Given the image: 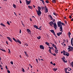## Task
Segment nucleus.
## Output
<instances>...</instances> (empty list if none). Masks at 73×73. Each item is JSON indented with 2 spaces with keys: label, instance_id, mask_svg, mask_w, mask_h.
I'll return each instance as SVG.
<instances>
[{
  "label": "nucleus",
  "instance_id": "338daca9",
  "mask_svg": "<svg viewBox=\"0 0 73 73\" xmlns=\"http://www.w3.org/2000/svg\"><path fill=\"white\" fill-rule=\"evenodd\" d=\"M71 20L72 21H73V18H72L71 19Z\"/></svg>",
  "mask_w": 73,
  "mask_h": 73
},
{
  "label": "nucleus",
  "instance_id": "4be33fe9",
  "mask_svg": "<svg viewBox=\"0 0 73 73\" xmlns=\"http://www.w3.org/2000/svg\"><path fill=\"white\" fill-rule=\"evenodd\" d=\"M54 15H55V16H57V15H58L57 14H56V13H54V12H53V13Z\"/></svg>",
  "mask_w": 73,
  "mask_h": 73
},
{
  "label": "nucleus",
  "instance_id": "8fccbe9b",
  "mask_svg": "<svg viewBox=\"0 0 73 73\" xmlns=\"http://www.w3.org/2000/svg\"><path fill=\"white\" fill-rule=\"evenodd\" d=\"M52 65H54V66H55V65H56V64L55 63H54L53 64V63Z\"/></svg>",
  "mask_w": 73,
  "mask_h": 73
},
{
  "label": "nucleus",
  "instance_id": "2f4dec72",
  "mask_svg": "<svg viewBox=\"0 0 73 73\" xmlns=\"http://www.w3.org/2000/svg\"><path fill=\"white\" fill-rule=\"evenodd\" d=\"M66 55L67 56H69V54L68 53H67L66 54Z\"/></svg>",
  "mask_w": 73,
  "mask_h": 73
},
{
  "label": "nucleus",
  "instance_id": "7ed1b4c3",
  "mask_svg": "<svg viewBox=\"0 0 73 73\" xmlns=\"http://www.w3.org/2000/svg\"><path fill=\"white\" fill-rule=\"evenodd\" d=\"M13 39L16 42H18L20 44H21V41H20V40H19V39H17L16 40V39H15L14 38H13Z\"/></svg>",
  "mask_w": 73,
  "mask_h": 73
},
{
  "label": "nucleus",
  "instance_id": "603ef678",
  "mask_svg": "<svg viewBox=\"0 0 73 73\" xmlns=\"http://www.w3.org/2000/svg\"><path fill=\"white\" fill-rule=\"evenodd\" d=\"M3 67V66H2V65H1V64H0V68H2Z\"/></svg>",
  "mask_w": 73,
  "mask_h": 73
},
{
  "label": "nucleus",
  "instance_id": "20e7f679",
  "mask_svg": "<svg viewBox=\"0 0 73 73\" xmlns=\"http://www.w3.org/2000/svg\"><path fill=\"white\" fill-rule=\"evenodd\" d=\"M61 59L62 60V61H63V62H67V61H66L65 60V56H63V58H61Z\"/></svg>",
  "mask_w": 73,
  "mask_h": 73
},
{
  "label": "nucleus",
  "instance_id": "473e14b6",
  "mask_svg": "<svg viewBox=\"0 0 73 73\" xmlns=\"http://www.w3.org/2000/svg\"><path fill=\"white\" fill-rule=\"evenodd\" d=\"M49 52L50 53H52L51 52V50L50 49H49Z\"/></svg>",
  "mask_w": 73,
  "mask_h": 73
},
{
  "label": "nucleus",
  "instance_id": "5fc2aeb1",
  "mask_svg": "<svg viewBox=\"0 0 73 73\" xmlns=\"http://www.w3.org/2000/svg\"><path fill=\"white\" fill-rule=\"evenodd\" d=\"M50 63L51 64H52V65L53 64V62H52V61H51L50 62Z\"/></svg>",
  "mask_w": 73,
  "mask_h": 73
},
{
  "label": "nucleus",
  "instance_id": "aec40b11",
  "mask_svg": "<svg viewBox=\"0 0 73 73\" xmlns=\"http://www.w3.org/2000/svg\"><path fill=\"white\" fill-rule=\"evenodd\" d=\"M24 53L26 55V56H27V57H28V54H27V52L26 51H25Z\"/></svg>",
  "mask_w": 73,
  "mask_h": 73
},
{
  "label": "nucleus",
  "instance_id": "9d476101",
  "mask_svg": "<svg viewBox=\"0 0 73 73\" xmlns=\"http://www.w3.org/2000/svg\"><path fill=\"white\" fill-rule=\"evenodd\" d=\"M44 12L45 13H48V9L46 8V9H44Z\"/></svg>",
  "mask_w": 73,
  "mask_h": 73
},
{
  "label": "nucleus",
  "instance_id": "4c0bfd02",
  "mask_svg": "<svg viewBox=\"0 0 73 73\" xmlns=\"http://www.w3.org/2000/svg\"><path fill=\"white\" fill-rule=\"evenodd\" d=\"M10 63L12 64V65H13V62L12 61L10 62Z\"/></svg>",
  "mask_w": 73,
  "mask_h": 73
},
{
  "label": "nucleus",
  "instance_id": "e433bc0d",
  "mask_svg": "<svg viewBox=\"0 0 73 73\" xmlns=\"http://www.w3.org/2000/svg\"><path fill=\"white\" fill-rule=\"evenodd\" d=\"M57 38V36H56V34H55V33H54L53 34Z\"/></svg>",
  "mask_w": 73,
  "mask_h": 73
},
{
  "label": "nucleus",
  "instance_id": "bb28decb",
  "mask_svg": "<svg viewBox=\"0 0 73 73\" xmlns=\"http://www.w3.org/2000/svg\"><path fill=\"white\" fill-rule=\"evenodd\" d=\"M52 2L53 3H56V0H52Z\"/></svg>",
  "mask_w": 73,
  "mask_h": 73
},
{
  "label": "nucleus",
  "instance_id": "9b49d317",
  "mask_svg": "<svg viewBox=\"0 0 73 73\" xmlns=\"http://www.w3.org/2000/svg\"><path fill=\"white\" fill-rule=\"evenodd\" d=\"M46 8V6H45V7H41V8L42 9V10H44V9H45Z\"/></svg>",
  "mask_w": 73,
  "mask_h": 73
},
{
  "label": "nucleus",
  "instance_id": "a19ab883",
  "mask_svg": "<svg viewBox=\"0 0 73 73\" xmlns=\"http://www.w3.org/2000/svg\"><path fill=\"white\" fill-rule=\"evenodd\" d=\"M46 3H49V2L48 1L46 0V1H45Z\"/></svg>",
  "mask_w": 73,
  "mask_h": 73
},
{
  "label": "nucleus",
  "instance_id": "a211bd4d",
  "mask_svg": "<svg viewBox=\"0 0 73 73\" xmlns=\"http://www.w3.org/2000/svg\"><path fill=\"white\" fill-rule=\"evenodd\" d=\"M33 27L34 28H36V29H38V27H37V25H33Z\"/></svg>",
  "mask_w": 73,
  "mask_h": 73
},
{
  "label": "nucleus",
  "instance_id": "6ab92c4d",
  "mask_svg": "<svg viewBox=\"0 0 73 73\" xmlns=\"http://www.w3.org/2000/svg\"><path fill=\"white\" fill-rule=\"evenodd\" d=\"M45 44H46V45H48V46H50V45H49V43L47 42H45Z\"/></svg>",
  "mask_w": 73,
  "mask_h": 73
},
{
  "label": "nucleus",
  "instance_id": "72a5a7b5",
  "mask_svg": "<svg viewBox=\"0 0 73 73\" xmlns=\"http://www.w3.org/2000/svg\"><path fill=\"white\" fill-rule=\"evenodd\" d=\"M61 24L62 25H64V26H65V25L62 22L61 23Z\"/></svg>",
  "mask_w": 73,
  "mask_h": 73
},
{
  "label": "nucleus",
  "instance_id": "e2e57ef3",
  "mask_svg": "<svg viewBox=\"0 0 73 73\" xmlns=\"http://www.w3.org/2000/svg\"><path fill=\"white\" fill-rule=\"evenodd\" d=\"M56 47V45H54L53 46V47H54V48H55V47Z\"/></svg>",
  "mask_w": 73,
  "mask_h": 73
},
{
  "label": "nucleus",
  "instance_id": "39448f33",
  "mask_svg": "<svg viewBox=\"0 0 73 73\" xmlns=\"http://www.w3.org/2000/svg\"><path fill=\"white\" fill-rule=\"evenodd\" d=\"M31 0H30L29 1H28L27 0H26V3L27 5H29V4L31 3Z\"/></svg>",
  "mask_w": 73,
  "mask_h": 73
},
{
  "label": "nucleus",
  "instance_id": "a878e982",
  "mask_svg": "<svg viewBox=\"0 0 73 73\" xmlns=\"http://www.w3.org/2000/svg\"><path fill=\"white\" fill-rule=\"evenodd\" d=\"M0 50H2V51H3V52H6V51H5V50H3V49H0Z\"/></svg>",
  "mask_w": 73,
  "mask_h": 73
},
{
  "label": "nucleus",
  "instance_id": "c85d7f7f",
  "mask_svg": "<svg viewBox=\"0 0 73 73\" xmlns=\"http://www.w3.org/2000/svg\"><path fill=\"white\" fill-rule=\"evenodd\" d=\"M68 47H69L68 49V50L69 49H70L71 48V46H68Z\"/></svg>",
  "mask_w": 73,
  "mask_h": 73
},
{
  "label": "nucleus",
  "instance_id": "6e6552de",
  "mask_svg": "<svg viewBox=\"0 0 73 73\" xmlns=\"http://www.w3.org/2000/svg\"><path fill=\"white\" fill-rule=\"evenodd\" d=\"M40 47L41 49H43V50L44 49V47L42 45H40Z\"/></svg>",
  "mask_w": 73,
  "mask_h": 73
},
{
  "label": "nucleus",
  "instance_id": "f257e3e1",
  "mask_svg": "<svg viewBox=\"0 0 73 73\" xmlns=\"http://www.w3.org/2000/svg\"><path fill=\"white\" fill-rule=\"evenodd\" d=\"M61 21H58L57 22V25L58 27H60V31L62 32V25H61Z\"/></svg>",
  "mask_w": 73,
  "mask_h": 73
},
{
  "label": "nucleus",
  "instance_id": "0eeeda50",
  "mask_svg": "<svg viewBox=\"0 0 73 73\" xmlns=\"http://www.w3.org/2000/svg\"><path fill=\"white\" fill-rule=\"evenodd\" d=\"M7 39L9 40L11 42H12V39L11 38L9 37H7Z\"/></svg>",
  "mask_w": 73,
  "mask_h": 73
},
{
  "label": "nucleus",
  "instance_id": "13d9d810",
  "mask_svg": "<svg viewBox=\"0 0 73 73\" xmlns=\"http://www.w3.org/2000/svg\"><path fill=\"white\" fill-rule=\"evenodd\" d=\"M72 49H69V50H68V51H72Z\"/></svg>",
  "mask_w": 73,
  "mask_h": 73
},
{
  "label": "nucleus",
  "instance_id": "0e129e2a",
  "mask_svg": "<svg viewBox=\"0 0 73 73\" xmlns=\"http://www.w3.org/2000/svg\"><path fill=\"white\" fill-rule=\"evenodd\" d=\"M51 49H52V50H54V49L53 48V47H51Z\"/></svg>",
  "mask_w": 73,
  "mask_h": 73
},
{
  "label": "nucleus",
  "instance_id": "393cba45",
  "mask_svg": "<svg viewBox=\"0 0 73 73\" xmlns=\"http://www.w3.org/2000/svg\"><path fill=\"white\" fill-rule=\"evenodd\" d=\"M37 38L38 39V40H40V38H41V36H38V37H37Z\"/></svg>",
  "mask_w": 73,
  "mask_h": 73
},
{
  "label": "nucleus",
  "instance_id": "4d7b16f0",
  "mask_svg": "<svg viewBox=\"0 0 73 73\" xmlns=\"http://www.w3.org/2000/svg\"><path fill=\"white\" fill-rule=\"evenodd\" d=\"M2 26H3V27H5V25L4 24H3L2 25Z\"/></svg>",
  "mask_w": 73,
  "mask_h": 73
},
{
  "label": "nucleus",
  "instance_id": "b1692460",
  "mask_svg": "<svg viewBox=\"0 0 73 73\" xmlns=\"http://www.w3.org/2000/svg\"><path fill=\"white\" fill-rule=\"evenodd\" d=\"M13 7L14 8H16V6L15 4H13Z\"/></svg>",
  "mask_w": 73,
  "mask_h": 73
},
{
  "label": "nucleus",
  "instance_id": "69168bd1",
  "mask_svg": "<svg viewBox=\"0 0 73 73\" xmlns=\"http://www.w3.org/2000/svg\"><path fill=\"white\" fill-rule=\"evenodd\" d=\"M33 6L34 8H35V7H36L35 6V5H33Z\"/></svg>",
  "mask_w": 73,
  "mask_h": 73
},
{
  "label": "nucleus",
  "instance_id": "864d4df0",
  "mask_svg": "<svg viewBox=\"0 0 73 73\" xmlns=\"http://www.w3.org/2000/svg\"><path fill=\"white\" fill-rule=\"evenodd\" d=\"M53 22H55V19H53V20H52Z\"/></svg>",
  "mask_w": 73,
  "mask_h": 73
},
{
  "label": "nucleus",
  "instance_id": "f8f14e48",
  "mask_svg": "<svg viewBox=\"0 0 73 73\" xmlns=\"http://www.w3.org/2000/svg\"><path fill=\"white\" fill-rule=\"evenodd\" d=\"M73 38H71V45H72V46H73Z\"/></svg>",
  "mask_w": 73,
  "mask_h": 73
},
{
  "label": "nucleus",
  "instance_id": "a18cd8bd",
  "mask_svg": "<svg viewBox=\"0 0 73 73\" xmlns=\"http://www.w3.org/2000/svg\"><path fill=\"white\" fill-rule=\"evenodd\" d=\"M8 50H9L8 53H11V51H10V50L9 49H8Z\"/></svg>",
  "mask_w": 73,
  "mask_h": 73
},
{
  "label": "nucleus",
  "instance_id": "cd10ccee",
  "mask_svg": "<svg viewBox=\"0 0 73 73\" xmlns=\"http://www.w3.org/2000/svg\"><path fill=\"white\" fill-rule=\"evenodd\" d=\"M42 1L43 4L44 5L45 4V2L43 0H42Z\"/></svg>",
  "mask_w": 73,
  "mask_h": 73
},
{
  "label": "nucleus",
  "instance_id": "37998d69",
  "mask_svg": "<svg viewBox=\"0 0 73 73\" xmlns=\"http://www.w3.org/2000/svg\"><path fill=\"white\" fill-rule=\"evenodd\" d=\"M57 36H60V34H59V33H57Z\"/></svg>",
  "mask_w": 73,
  "mask_h": 73
},
{
  "label": "nucleus",
  "instance_id": "c03bdc74",
  "mask_svg": "<svg viewBox=\"0 0 73 73\" xmlns=\"http://www.w3.org/2000/svg\"><path fill=\"white\" fill-rule=\"evenodd\" d=\"M70 70H68V71H71V70H72V69L70 68H69Z\"/></svg>",
  "mask_w": 73,
  "mask_h": 73
},
{
  "label": "nucleus",
  "instance_id": "7c9ffc66",
  "mask_svg": "<svg viewBox=\"0 0 73 73\" xmlns=\"http://www.w3.org/2000/svg\"><path fill=\"white\" fill-rule=\"evenodd\" d=\"M68 35H71V33H70V32L69 31L68 33Z\"/></svg>",
  "mask_w": 73,
  "mask_h": 73
},
{
  "label": "nucleus",
  "instance_id": "58836bf2",
  "mask_svg": "<svg viewBox=\"0 0 73 73\" xmlns=\"http://www.w3.org/2000/svg\"><path fill=\"white\" fill-rule=\"evenodd\" d=\"M59 34L60 35H62V32H59Z\"/></svg>",
  "mask_w": 73,
  "mask_h": 73
},
{
  "label": "nucleus",
  "instance_id": "79ce46f5",
  "mask_svg": "<svg viewBox=\"0 0 73 73\" xmlns=\"http://www.w3.org/2000/svg\"><path fill=\"white\" fill-rule=\"evenodd\" d=\"M36 60L37 62V63H38V59H36Z\"/></svg>",
  "mask_w": 73,
  "mask_h": 73
},
{
  "label": "nucleus",
  "instance_id": "5701e85b",
  "mask_svg": "<svg viewBox=\"0 0 73 73\" xmlns=\"http://www.w3.org/2000/svg\"><path fill=\"white\" fill-rule=\"evenodd\" d=\"M38 11H40V10H41V7L40 6H38Z\"/></svg>",
  "mask_w": 73,
  "mask_h": 73
},
{
  "label": "nucleus",
  "instance_id": "2eb2a0df",
  "mask_svg": "<svg viewBox=\"0 0 73 73\" xmlns=\"http://www.w3.org/2000/svg\"><path fill=\"white\" fill-rule=\"evenodd\" d=\"M57 69H58L57 68H54L52 69V70H53V71H54V72H56V71L57 70Z\"/></svg>",
  "mask_w": 73,
  "mask_h": 73
},
{
  "label": "nucleus",
  "instance_id": "412c9836",
  "mask_svg": "<svg viewBox=\"0 0 73 73\" xmlns=\"http://www.w3.org/2000/svg\"><path fill=\"white\" fill-rule=\"evenodd\" d=\"M49 16L50 17L52 20H53V18L52 17V16L50 15H49Z\"/></svg>",
  "mask_w": 73,
  "mask_h": 73
},
{
  "label": "nucleus",
  "instance_id": "6e6d98bb",
  "mask_svg": "<svg viewBox=\"0 0 73 73\" xmlns=\"http://www.w3.org/2000/svg\"><path fill=\"white\" fill-rule=\"evenodd\" d=\"M6 42L7 44V45H8V42L7 41H6Z\"/></svg>",
  "mask_w": 73,
  "mask_h": 73
},
{
  "label": "nucleus",
  "instance_id": "774afa93",
  "mask_svg": "<svg viewBox=\"0 0 73 73\" xmlns=\"http://www.w3.org/2000/svg\"><path fill=\"white\" fill-rule=\"evenodd\" d=\"M5 68L6 69H7V66H5Z\"/></svg>",
  "mask_w": 73,
  "mask_h": 73
},
{
  "label": "nucleus",
  "instance_id": "09e8293b",
  "mask_svg": "<svg viewBox=\"0 0 73 73\" xmlns=\"http://www.w3.org/2000/svg\"><path fill=\"white\" fill-rule=\"evenodd\" d=\"M69 17L70 19H72V16H71L70 15L69 16Z\"/></svg>",
  "mask_w": 73,
  "mask_h": 73
},
{
  "label": "nucleus",
  "instance_id": "de8ad7c7",
  "mask_svg": "<svg viewBox=\"0 0 73 73\" xmlns=\"http://www.w3.org/2000/svg\"><path fill=\"white\" fill-rule=\"evenodd\" d=\"M71 65H72V66L73 65V62H71Z\"/></svg>",
  "mask_w": 73,
  "mask_h": 73
},
{
  "label": "nucleus",
  "instance_id": "ea45409f",
  "mask_svg": "<svg viewBox=\"0 0 73 73\" xmlns=\"http://www.w3.org/2000/svg\"><path fill=\"white\" fill-rule=\"evenodd\" d=\"M64 22L66 24H68L67 23V21H64Z\"/></svg>",
  "mask_w": 73,
  "mask_h": 73
},
{
  "label": "nucleus",
  "instance_id": "ddd939ff",
  "mask_svg": "<svg viewBox=\"0 0 73 73\" xmlns=\"http://www.w3.org/2000/svg\"><path fill=\"white\" fill-rule=\"evenodd\" d=\"M63 54L64 56H66V51H65L64 50H63Z\"/></svg>",
  "mask_w": 73,
  "mask_h": 73
},
{
  "label": "nucleus",
  "instance_id": "f704fd0d",
  "mask_svg": "<svg viewBox=\"0 0 73 73\" xmlns=\"http://www.w3.org/2000/svg\"><path fill=\"white\" fill-rule=\"evenodd\" d=\"M51 54H52L53 55V56H56V54H55V53L54 54H53L52 53H51Z\"/></svg>",
  "mask_w": 73,
  "mask_h": 73
},
{
  "label": "nucleus",
  "instance_id": "423d86ee",
  "mask_svg": "<svg viewBox=\"0 0 73 73\" xmlns=\"http://www.w3.org/2000/svg\"><path fill=\"white\" fill-rule=\"evenodd\" d=\"M41 13H42L41 11H38V12L37 13V14L38 16H41Z\"/></svg>",
  "mask_w": 73,
  "mask_h": 73
},
{
  "label": "nucleus",
  "instance_id": "3c124183",
  "mask_svg": "<svg viewBox=\"0 0 73 73\" xmlns=\"http://www.w3.org/2000/svg\"><path fill=\"white\" fill-rule=\"evenodd\" d=\"M19 32H20V33H21V29L20 30Z\"/></svg>",
  "mask_w": 73,
  "mask_h": 73
},
{
  "label": "nucleus",
  "instance_id": "c9c22d12",
  "mask_svg": "<svg viewBox=\"0 0 73 73\" xmlns=\"http://www.w3.org/2000/svg\"><path fill=\"white\" fill-rule=\"evenodd\" d=\"M7 24L9 25H10V23H9V22L8 21H7Z\"/></svg>",
  "mask_w": 73,
  "mask_h": 73
},
{
  "label": "nucleus",
  "instance_id": "1a4fd4ad",
  "mask_svg": "<svg viewBox=\"0 0 73 73\" xmlns=\"http://www.w3.org/2000/svg\"><path fill=\"white\" fill-rule=\"evenodd\" d=\"M27 32L29 34H31V30H29V29H27Z\"/></svg>",
  "mask_w": 73,
  "mask_h": 73
},
{
  "label": "nucleus",
  "instance_id": "680f3d73",
  "mask_svg": "<svg viewBox=\"0 0 73 73\" xmlns=\"http://www.w3.org/2000/svg\"><path fill=\"white\" fill-rule=\"evenodd\" d=\"M71 49L73 50V47H71Z\"/></svg>",
  "mask_w": 73,
  "mask_h": 73
},
{
  "label": "nucleus",
  "instance_id": "dca6fc26",
  "mask_svg": "<svg viewBox=\"0 0 73 73\" xmlns=\"http://www.w3.org/2000/svg\"><path fill=\"white\" fill-rule=\"evenodd\" d=\"M28 7L29 9H33V7L32 6H28Z\"/></svg>",
  "mask_w": 73,
  "mask_h": 73
},
{
  "label": "nucleus",
  "instance_id": "f03ea898",
  "mask_svg": "<svg viewBox=\"0 0 73 73\" xmlns=\"http://www.w3.org/2000/svg\"><path fill=\"white\" fill-rule=\"evenodd\" d=\"M48 24L51 27H53V25H54V27H57V26L56 23H54L53 22L51 21V22H50V23H48Z\"/></svg>",
  "mask_w": 73,
  "mask_h": 73
},
{
  "label": "nucleus",
  "instance_id": "f3484780",
  "mask_svg": "<svg viewBox=\"0 0 73 73\" xmlns=\"http://www.w3.org/2000/svg\"><path fill=\"white\" fill-rule=\"evenodd\" d=\"M58 50H54V52H55L57 54L58 53Z\"/></svg>",
  "mask_w": 73,
  "mask_h": 73
},
{
  "label": "nucleus",
  "instance_id": "49530a36",
  "mask_svg": "<svg viewBox=\"0 0 73 73\" xmlns=\"http://www.w3.org/2000/svg\"><path fill=\"white\" fill-rule=\"evenodd\" d=\"M7 72L8 73H11V72H10V71H9L8 70H7Z\"/></svg>",
  "mask_w": 73,
  "mask_h": 73
},
{
  "label": "nucleus",
  "instance_id": "c756f323",
  "mask_svg": "<svg viewBox=\"0 0 73 73\" xmlns=\"http://www.w3.org/2000/svg\"><path fill=\"white\" fill-rule=\"evenodd\" d=\"M22 72H25V70H24V69L23 68H22Z\"/></svg>",
  "mask_w": 73,
  "mask_h": 73
},
{
  "label": "nucleus",
  "instance_id": "4468645a",
  "mask_svg": "<svg viewBox=\"0 0 73 73\" xmlns=\"http://www.w3.org/2000/svg\"><path fill=\"white\" fill-rule=\"evenodd\" d=\"M50 32H51V33H52L53 34L55 33V32H54V31L53 30H50Z\"/></svg>",
  "mask_w": 73,
  "mask_h": 73
},
{
  "label": "nucleus",
  "instance_id": "bf43d9fd",
  "mask_svg": "<svg viewBox=\"0 0 73 73\" xmlns=\"http://www.w3.org/2000/svg\"><path fill=\"white\" fill-rule=\"evenodd\" d=\"M20 4H21V3H22V2H21V0L20 1Z\"/></svg>",
  "mask_w": 73,
  "mask_h": 73
},
{
  "label": "nucleus",
  "instance_id": "052dcab7",
  "mask_svg": "<svg viewBox=\"0 0 73 73\" xmlns=\"http://www.w3.org/2000/svg\"><path fill=\"white\" fill-rule=\"evenodd\" d=\"M67 70H68L66 69V68H65V72L67 71Z\"/></svg>",
  "mask_w": 73,
  "mask_h": 73
}]
</instances>
